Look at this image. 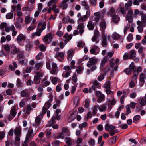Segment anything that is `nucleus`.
<instances>
[{
	"label": "nucleus",
	"mask_w": 146,
	"mask_h": 146,
	"mask_svg": "<svg viewBox=\"0 0 146 146\" xmlns=\"http://www.w3.org/2000/svg\"><path fill=\"white\" fill-rule=\"evenodd\" d=\"M33 46L30 43L27 44L25 46V49L28 51H29Z\"/></svg>",
	"instance_id": "58"
},
{
	"label": "nucleus",
	"mask_w": 146,
	"mask_h": 146,
	"mask_svg": "<svg viewBox=\"0 0 146 146\" xmlns=\"http://www.w3.org/2000/svg\"><path fill=\"white\" fill-rule=\"evenodd\" d=\"M104 74H101L98 75L97 77V80L99 81H102L104 78Z\"/></svg>",
	"instance_id": "56"
},
{
	"label": "nucleus",
	"mask_w": 146,
	"mask_h": 146,
	"mask_svg": "<svg viewBox=\"0 0 146 146\" xmlns=\"http://www.w3.org/2000/svg\"><path fill=\"white\" fill-rule=\"evenodd\" d=\"M132 71V70L128 68L124 69L123 72H125L127 74L129 75L131 73Z\"/></svg>",
	"instance_id": "54"
},
{
	"label": "nucleus",
	"mask_w": 146,
	"mask_h": 146,
	"mask_svg": "<svg viewBox=\"0 0 146 146\" xmlns=\"http://www.w3.org/2000/svg\"><path fill=\"white\" fill-rule=\"evenodd\" d=\"M87 27L89 30H92L94 28L95 24L94 23L92 22L91 20H90L88 22Z\"/></svg>",
	"instance_id": "22"
},
{
	"label": "nucleus",
	"mask_w": 146,
	"mask_h": 146,
	"mask_svg": "<svg viewBox=\"0 0 146 146\" xmlns=\"http://www.w3.org/2000/svg\"><path fill=\"white\" fill-rule=\"evenodd\" d=\"M74 51L72 50H69L67 52L68 56L67 59L68 60L70 61L72 59V58L73 55Z\"/></svg>",
	"instance_id": "23"
},
{
	"label": "nucleus",
	"mask_w": 146,
	"mask_h": 146,
	"mask_svg": "<svg viewBox=\"0 0 146 146\" xmlns=\"http://www.w3.org/2000/svg\"><path fill=\"white\" fill-rule=\"evenodd\" d=\"M38 48L42 52L45 51L46 49V46H44L43 44H40Z\"/></svg>",
	"instance_id": "61"
},
{
	"label": "nucleus",
	"mask_w": 146,
	"mask_h": 146,
	"mask_svg": "<svg viewBox=\"0 0 146 146\" xmlns=\"http://www.w3.org/2000/svg\"><path fill=\"white\" fill-rule=\"evenodd\" d=\"M106 106L105 104H103L99 106L98 105V109L100 112L105 111L106 110Z\"/></svg>",
	"instance_id": "24"
},
{
	"label": "nucleus",
	"mask_w": 146,
	"mask_h": 146,
	"mask_svg": "<svg viewBox=\"0 0 146 146\" xmlns=\"http://www.w3.org/2000/svg\"><path fill=\"white\" fill-rule=\"evenodd\" d=\"M65 141L68 146H70L71 145V139L69 137H66L65 139Z\"/></svg>",
	"instance_id": "47"
},
{
	"label": "nucleus",
	"mask_w": 146,
	"mask_h": 146,
	"mask_svg": "<svg viewBox=\"0 0 146 146\" xmlns=\"http://www.w3.org/2000/svg\"><path fill=\"white\" fill-rule=\"evenodd\" d=\"M85 45V44L82 41H80L78 42V44L77 45V46L78 47L83 48L84 46Z\"/></svg>",
	"instance_id": "59"
},
{
	"label": "nucleus",
	"mask_w": 146,
	"mask_h": 146,
	"mask_svg": "<svg viewBox=\"0 0 146 146\" xmlns=\"http://www.w3.org/2000/svg\"><path fill=\"white\" fill-rule=\"evenodd\" d=\"M10 113V115L8 117V120L11 121L15 116L17 113L15 106H13L11 108Z\"/></svg>",
	"instance_id": "6"
},
{
	"label": "nucleus",
	"mask_w": 146,
	"mask_h": 146,
	"mask_svg": "<svg viewBox=\"0 0 146 146\" xmlns=\"http://www.w3.org/2000/svg\"><path fill=\"white\" fill-rule=\"evenodd\" d=\"M41 86L43 88L46 87L49 85L50 84V82L49 81H48L46 78L43 79L41 81Z\"/></svg>",
	"instance_id": "18"
},
{
	"label": "nucleus",
	"mask_w": 146,
	"mask_h": 146,
	"mask_svg": "<svg viewBox=\"0 0 146 146\" xmlns=\"http://www.w3.org/2000/svg\"><path fill=\"white\" fill-rule=\"evenodd\" d=\"M139 103L142 106H144L146 104V99L143 98H140L138 100Z\"/></svg>",
	"instance_id": "35"
},
{
	"label": "nucleus",
	"mask_w": 146,
	"mask_h": 146,
	"mask_svg": "<svg viewBox=\"0 0 146 146\" xmlns=\"http://www.w3.org/2000/svg\"><path fill=\"white\" fill-rule=\"evenodd\" d=\"M112 37L113 39L115 40L118 39L119 38V35L117 33L113 34Z\"/></svg>",
	"instance_id": "64"
},
{
	"label": "nucleus",
	"mask_w": 146,
	"mask_h": 146,
	"mask_svg": "<svg viewBox=\"0 0 146 146\" xmlns=\"http://www.w3.org/2000/svg\"><path fill=\"white\" fill-rule=\"evenodd\" d=\"M63 69L67 71L64 72L62 74V76L63 78H67L68 77L70 74L72 72V68L69 66H66L63 68Z\"/></svg>",
	"instance_id": "3"
},
{
	"label": "nucleus",
	"mask_w": 146,
	"mask_h": 146,
	"mask_svg": "<svg viewBox=\"0 0 146 146\" xmlns=\"http://www.w3.org/2000/svg\"><path fill=\"white\" fill-rule=\"evenodd\" d=\"M17 54V60H20V59H22L23 58L24 56V55L23 54V52L21 50Z\"/></svg>",
	"instance_id": "37"
},
{
	"label": "nucleus",
	"mask_w": 146,
	"mask_h": 146,
	"mask_svg": "<svg viewBox=\"0 0 146 146\" xmlns=\"http://www.w3.org/2000/svg\"><path fill=\"white\" fill-rule=\"evenodd\" d=\"M116 139V137L113 136L110 138L109 140V142H111L112 144L115 143Z\"/></svg>",
	"instance_id": "62"
},
{
	"label": "nucleus",
	"mask_w": 146,
	"mask_h": 146,
	"mask_svg": "<svg viewBox=\"0 0 146 146\" xmlns=\"http://www.w3.org/2000/svg\"><path fill=\"white\" fill-rule=\"evenodd\" d=\"M43 66V63L42 62H39L35 64V67L37 70L39 69L40 67H42Z\"/></svg>",
	"instance_id": "48"
},
{
	"label": "nucleus",
	"mask_w": 146,
	"mask_h": 146,
	"mask_svg": "<svg viewBox=\"0 0 146 146\" xmlns=\"http://www.w3.org/2000/svg\"><path fill=\"white\" fill-rule=\"evenodd\" d=\"M107 14L108 16L110 15V16H112L113 15H115V10L113 7L111 8L109 10L108 12H107Z\"/></svg>",
	"instance_id": "27"
},
{
	"label": "nucleus",
	"mask_w": 146,
	"mask_h": 146,
	"mask_svg": "<svg viewBox=\"0 0 146 146\" xmlns=\"http://www.w3.org/2000/svg\"><path fill=\"white\" fill-rule=\"evenodd\" d=\"M26 37L25 35L22 33H20L17 36L16 38V41L19 44L21 42L25 41L26 40Z\"/></svg>",
	"instance_id": "11"
},
{
	"label": "nucleus",
	"mask_w": 146,
	"mask_h": 146,
	"mask_svg": "<svg viewBox=\"0 0 146 146\" xmlns=\"http://www.w3.org/2000/svg\"><path fill=\"white\" fill-rule=\"evenodd\" d=\"M38 131V129L37 130L36 132L35 133H33V130L31 127H30L28 130L27 134V135L26 138L29 139H32V138L35 136L36 133Z\"/></svg>",
	"instance_id": "8"
},
{
	"label": "nucleus",
	"mask_w": 146,
	"mask_h": 146,
	"mask_svg": "<svg viewBox=\"0 0 146 146\" xmlns=\"http://www.w3.org/2000/svg\"><path fill=\"white\" fill-rule=\"evenodd\" d=\"M41 120V119L39 116L36 117L35 123H33V126L35 128H36L40 123Z\"/></svg>",
	"instance_id": "20"
},
{
	"label": "nucleus",
	"mask_w": 146,
	"mask_h": 146,
	"mask_svg": "<svg viewBox=\"0 0 146 146\" xmlns=\"http://www.w3.org/2000/svg\"><path fill=\"white\" fill-rule=\"evenodd\" d=\"M57 2V0H50L48 3V5L49 7H50L52 5L53 6L54 5H56Z\"/></svg>",
	"instance_id": "42"
},
{
	"label": "nucleus",
	"mask_w": 146,
	"mask_h": 146,
	"mask_svg": "<svg viewBox=\"0 0 146 146\" xmlns=\"http://www.w3.org/2000/svg\"><path fill=\"white\" fill-rule=\"evenodd\" d=\"M20 94L22 97L27 98L28 100H29L30 98L29 92L27 89H25L21 91Z\"/></svg>",
	"instance_id": "9"
},
{
	"label": "nucleus",
	"mask_w": 146,
	"mask_h": 146,
	"mask_svg": "<svg viewBox=\"0 0 146 146\" xmlns=\"http://www.w3.org/2000/svg\"><path fill=\"white\" fill-rule=\"evenodd\" d=\"M98 108V105L94 106L92 109V113L93 116H95L96 114L97 113Z\"/></svg>",
	"instance_id": "49"
},
{
	"label": "nucleus",
	"mask_w": 146,
	"mask_h": 146,
	"mask_svg": "<svg viewBox=\"0 0 146 146\" xmlns=\"http://www.w3.org/2000/svg\"><path fill=\"white\" fill-rule=\"evenodd\" d=\"M116 128L115 126L112 125H110L108 123H106L105 125V129L107 131H109L110 129H114Z\"/></svg>",
	"instance_id": "21"
},
{
	"label": "nucleus",
	"mask_w": 146,
	"mask_h": 146,
	"mask_svg": "<svg viewBox=\"0 0 146 146\" xmlns=\"http://www.w3.org/2000/svg\"><path fill=\"white\" fill-rule=\"evenodd\" d=\"M55 123V118L54 117H52L51 119V120L49 121H48L49 126H51Z\"/></svg>",
	"instance_id": "50"
},
{
	"label": "nucleus",
	"mask_w": 146,
	"mask_h": 146,
	"mask_svg": "<svg viewBox=\"0 0 146 146\" xmlns=\"http://www.w3.org/2000/svg\"><path fill=\"white\" fill-rule=\"evenodd\" d=\"M69 0H63L61 2L59 3L58 4V7L60 8H62L63 10L66 9L68 7L67 2Z\"/></svg>",
	"instance_id": "7"
},
{
	"label": "nucleus",
	"mask_w": 146,
	"mask_h": 146,
	"mask_svg": "<svg viewBox=\"0 0 146 146\" xmlns=\"http://www.w3.org/2000/svg\"><path fill=\"white\" fill-rule=\"evenodd\" d=\"M111 17H112V21L113 22L116 23H118L120 20V18L118 15L115 14Z\"/></svg>",
	"instance_id": "25"
},
{
	"label": "nucleus",
	"mask_w": 146,
	"mask_h": 146,
	"mask_svg": "<svg viewBox=\"0 0 146 146\" xmlns=\"http://www.w3.org/2000/svg\"><path fill=\"white\" fill-rule=\"evenodd\" d=\"M87 123L86 122H84L83 123L79 124V127L80 130H83V128H85L87 127Z\"/></svg>",
	"instance_id": "44"
},
{
	"label": "nucleus",
	"mask_w": 146,
	"mask_h": 146,
	"mask_svg": "<svg viewBox=\"0 0 146 146\" xmlns=\"http://www.w3.org/2000/svg\"><path fill=\"white\" fill-rule=\"evenodd\" d=\"M90 11L89 10L87 11L86 14L82 17H81L78 20V23L79 21H86L90 16Z\"/></svg>",
	"instance_id": "10"
},
{
	"label": "nucleus",
	"mask_w": 146,
	"mask_h": 146,
	"mask_svg": "<svg viewBox=\"0 0 146 146\" xmlns=\"http://www.w3.org/2000/svg\"><path fill=\"white\" fill-rule=\"evenodd\" d=\"M98 59L95 57H92L89 59L87 64V67L89 68H92V71H94L96 69V64L98 62Z\"/></svg>",
	"instance_id": "1"
},
{
	"label": "nucleus",
	"mask_w": 146,
	"mask_h": 146,
	"mask_svg": "<svg viewBox=\"0 0 146 146\" xmlns=\"http://www.w3.org/2000/svg\"><path fill=\"white\" fill-rule=\"evenodd\" d=\"M21 50L19 48H17L15 46H13V48L11 52V54L13 55H15L18 54Z\"/></svg>",
	"instance_id": "29"
},
{
	"label": "nucleus",
	"mask_w": 146,
	"mask_h": 146,
	"mask_svg": "<svg viewBox=\"0 0 146 146\" xmlns=\"http://www.w3.org/2000/svg\"><path fill=\"white\" fill-rule=\"evenodd\" d=\"M57 6L56 5H54L52 7V10L55 13H58L59 12V9L58 8H56Z\"/></svg>",
	"instance_id": "51"
},
{
	"label": "nucleus",
	"mask_w": 146,
	"mask_h": 146,
	"mask_svg": "<svg viewBox=\"0 0 146 146\" xmlns=\"http://www.w3.org/2000/svg\"><path fill=\"white\" fill-rule=\"evenodd\" d=\"M122 91L123 95L127 96L130 92V90L129 89H124L122 90Z\"/></svg>",
	"instance_id": "52"
},
{
	"label": "nucleus",
	"mask_w": 146,
	"mask_h": 146,
	"mask_svg": "<svg viewBox=\"0 0 146 146\" xmlns=\"http://www.w3.org/2000/svg\"><path fill=\"white\" fill-rule=\"evenodd\" d=\"M40 74L38 73L35 76L34 78L33 81L34 83L35 84H39L40 82L41 78L40 77Z\"/></svg>",
	"instance_id": "16"
},
{
	"label": "nucleus",
	"mask_w": 146,
	"mask_h": 146,
	"mask_svg": "<svg viewBox=\"0 0 146 146\" xmlns=\"http://www.w3.org/2000/svg\"><path fill=\"white\" fill-rule=\"evenodd\" d=\"M21 131V129L20 127H16L14 130V132L16 135L20 136Z\"/></svg>",
	"instance_id": "32"
},
{
	"label": "nucleus",
	"mask_w": 146,
	"mask_h": 146,
	"mask_svg": "<svg viewBox=\"0 0 146 146\" xmlns=\"http://www.w3.org/2000/svg\"><path fill=\"white\" fill-rule=\"evenodd\" d=\"M139 81L143 83H145V75L143 73H141L139 75Z\"/></svg>",
	"instance_id": "36"
},
{
	"label": "nucleus",
	"mask_w": 146,
	"mask_h": 146,
	"mask_svg": "<svg viewBox=\"0 0 146 146\" xmlns=\"http://www.w3.org/2000/svg\"><path fill=\"white\" fill-rule=\"evenodd\" d=\"M141 21H137V25H140L141 24L143 27L146 26V15H143L141 16Z\"/></svg>",
	"instance_id": "12"
},
{
	"label": "nucleus",
	"mask_w": 146,
	"mask_h": 146,
	"mask_svg": "<svg viewBox=\"0 0 146 146\" xmlns=\"http://www.w3.org/2000/svg\"><path fill=\"white\" fill-rule=\"evenodd\" d=\"M137 25H138L137 29L138 32L140 33H142L143 31V26L141 24Z\"/></svg>",
	"instance_id": "63"
},
{
	"label": "nucleus",
	"mask_w": 146,
	"mask_h": 146,
	"mask_svg": "<svg viewBox=\"0 0 146 146\" xmlns=\"http://www.w3.org/2000/svg\"><path fill=\"white\" fill-rule=\"evenodd\" d=\"M136 53L135 51L134 50H132L131 51L130 54L129 56V59H132L136 57Z\"/></svg>",
	"instance_id": "31"
},
{
	"label": "nucleus",
	"mask_w": 146,
	"mask_h": 146,
	"mask_svg": "<svg viewBox=\"0 0 146 146\" xmlns=\"http://www.w3.org/2000/svg\"><path fill=\"white\" fill-rule=\"evenodd\" d=\"M16 85L18 87L22 88L24 86V84L21 82V80L18 78L16 81Z\"/></svg>",
	"instance_id": "34"
},
{
	"label": "nucleus",
	"mask_w": 146,
	"mask_h": 146,
	"mask_svg": "<svg viewBox=\"0 0 146 146\" xmlns=\"http://www.w3.org/2000/svg\"><path fill=\"white\" fill-rule=\"evenodd\" d=\"M19 63L21 64L26 66L27 64V60L25 58H23L18 60Z\"/></svg>",
	"instance_id": "30"
},
{
	"label": "nucleus",
	"mask_w": 146,
	"mask_h": 146,
	"mask_svg": "<svg viewBox=\"0 0 146 146\" xmlns=\"http://www.w3.org/2000/svg\"><path fill=\"white\" fill-rule=\"evenodd\" d=\"M52 35L51 33H48L47 35H45L44 38H42V40L46 44H47L49 43L48 40L52 38Z\"/></svg>",
	"instance_id": "14"
},
{
	"label": "nucleus",
	"mask_w": 146,
	"mask_h": 146,
	"mask_svg": "<svg viewBox=\"0 0 146 146\" xmlns=\"http://www.w3.org/2000/svg\"><path fill=\"white\" fill-rule=\"evenodd\" d=\"M106 24L104 19H102L100 24V27L102 31L104 32V30L106 28Z\"/></svg>",
	"instance_id": "17"
},
{
	"label": "nucleus",
	"mask_w": 146,
	"mask_h": 146,
	"mask_svg": "<svg viewBox=\"0 0 146 146\" xmlns=\"http://www.w3.org/2000/svg\"><path fill=\"white\" fill-rule=\"evenodd\" d=\"M32 110L33 109L32 108L31 105L29 104L28 105L26 108V113L28 115H29L30 111Z\"/></svg>",
	"instance_id": "45"
},
{
	"label": "nucleus",
	"mask_w": 146,
	"mask_h": 146,
	"mask_svg": "<svg viewBox=\"0 0 146 146\" xmlns=\"http://www.w3.org/2000/svg\"><path fill=\"white\" fill-rule=\"evenodd\" d=\"M51 65L52 68L50 71V73L53 75H57L59 71V68L57 64L55 63L52 62L51 63Z\"/></svg>",
	"instance_id": "2"
},
{
	"label": "nucleus",
	"mask_w": 146,
	"mask_h": 146,
	"mask_svg": "<svg viewBox=\"0 0 146 146\" xmlns=\"http://www.w3.org/2000/svg\"><path fill=\"white\" fill-rule=\"evenodd\" d=\"M78 26L77 29L79 30V33L80 34L82 35L84 31V23L83 22L78 23Z\"/></svg>",
	"instance_id": "15"
},
{
	"label": "nucleus",
	"mask_w": 146,
	"mask_h": 146,
	"mask_svg": "<svg viewBox=\"0 0 146 146\" xmlns=\"http://www.w3.org/2000/svg\"><path fill=\"white\" fill-rule=\"evenodd\" d=\"M29 13L28 14V15L26 16L25 18V22L26 24H27L29 23L32 20V18L30 17V12L29 11Z\"/></svg>",
	"instance_id": "26"
},
{
	"label": "nucleus",
	"mask_w": 146,
	"mask_h": 146,
	"mask_svg": "<svg viewBox=\"0 0 146 146\" xmlns=\"http://www.w3.org/2000/svg\"><path fill=\"white\" fill-rule=\"evenodd\" d=\"M59 80V79L57 77H54L52 78L51 80V82L53 84L55 85L56 84L57 82H58Z\"/></svg>",
	"instance_id": "46"
},
{
	"label": "nucleus",
	"mask_w": 146,
	"mask_h": 146,
	"mask_svg": "<svg viewBox=\"0 0 146 146\" xmlns=\"http://www.w3.org/2000/svg\"><path fill=\"white\" fill-rule=\"evenodd\" d=\"M98 37L95 35H94L92 38V40L93 42H95L96 43H98L99 41V39H97Z\"/></svg>",
	"instance_id": "57"
},
{
	"label": "nucleus",
	"mask_w": 146,
	"mask_h": 146,
	"mask_svg": "<svg viewBox=\"0 0 146 146\" xmlns=\"http://www.w3.org/2000/svg\"><path fill=\"white\" fill-rule=\"evenodd\" d=\"M73 36L72 34L69 35L68 33H66L64 36V38H66L67 40L69 41L71 39Z\"/></svg>",
	"instance_id": "38"
},
{
	"label": "nucleus",
	"mask_w": 146,
	"mask_h": 146,
	"mask_svg": "<svg viewBox=\"0 0 146 146\" xmlns=\"http://www.w3.org/2000/svg\"><path fill=\"white\" fill-rule=\"evenodd\" d=\"M65 52H57L55 55L54 57L58 61H62L64 60L65 57Z\"/></svg>",
	"instance_id": "5"
},
{
	"label": "nucleus",
	"mask_w": 146,
	"mask_h": 146,
	"mask_svg": "<svg viewBox=\"0 0 146 146\" xmlns=\"http://www.w3.org/2000/svg\"><path fill=\"white\" fill-rule=\"evenodd\" d=\"M140 118L141 116L140 115H137L135 116L133 118V122L135 123H136L140 120Z\"/></svg>",
	"instance_id": "41"
},
{
	"label": "nucleus",
	"mask_w": 146,
	"mask_h": 146,
	"mask_svg": "<svg viewBox=\"0 0 146 146\" xmlns=\"http://www.w3.org/2000/svg\"><path fill=\"white\" fill-rule=\"evenodd\" d=\"M81 5H82L84 7V8L88 11L89 9L90 6H89L88 5V3L86 1L84 0L81 2Z\"/></svg>",
	"instance_id": "28"
},
{
	"label": "nucleus",
	"mask_w": 146,
	"mask_h": 146,
	"mask_svg": "<svg viewBox=\"0 0 146 146\" xmlns=\"http://www.w3.org/2000/svg\"><path fill=\"white\" fill-rule=\"evenodd\" d=\"M38 30L37 31L33 33H32V38H34L35 36H39L41 35V32H40L38 29Z\"/></svg>",
	"instance_id": "39"
},
{
	"label": "nucleus",
	"mask_w": 146,
	"mask_h": 146,
	"mask_svg": "<svg viewBox=\"0 0 146 146\" xmlns=\"http://www.w3.org/2000/svg\"><path fill=\"white\" fill-rule=\"evenodd\" d=\"M7 24L6 23L2 22L0 25V28L3 31H4V28L6 27Z\"/></svg>",
	"instance_id": "60"
},
{
	"label": "nucleus",
	"mask_w": 146,
	"mask_h": 146,
	"mask_svg": "<svg viewBox=\"0 0 146 146\" xmlns=\"http://www.w3.org/2000/svg\"><path fill=\"white\" fill-rule=\"evenodd\" d=\"M90 145L91 146H94L95 144V140L93 139H90L88 141Z\"/></svg>",
	"instance_id": "53"
},
{
	"label": "nucleus",
	"mask_w": 146,
	"mask_h": 146,
	"mask_svg": "<svg viewBox=\"0 0 146 146\" xmlns=\"http://www.w3.org/2000/svg\"><path fill=\"white\" fill-rule=\"evenodd\" d=\"M96 95L98 98L97 101L98 103H101L105 100V96L100 91H97L96 92Z\"/></svg>",
	"instance_id": "4"
},
{
	"label": "nucleus",
	"mask_w": 146,
	"mask_h": 146,
	"mask_svg": "<svg viewBox=\"0 0 146 146\" xmlns=\"http://www.w3.org/2000/svg\"><path fill=\"white\" fill-rule=\"evenodd\" d=\"M110 84L111 83L110 82H106L104 86V88L106 89L110 88Z\"/></svg>",
	"instance_id": "55"
},
{
	"label": "nucleus",
	"mask_w": 146,
	"mask_h": 146,
	"mask_svg": "<svg viewBox=\"0 0 146 146\" xmlns=\"http://www.w3.org/2000/svg\"><path fill=\"white\" fill-rule=\"evenodd\" d=\"M14 15V12L11 11L10 12L8 13L6 15V18L7 19H11L13 18Z\"/></svg>",
	"instance_id": "33"
},
{
	"label": "nucleus",
	"mask_w": 146,
	"mask_h": 146,
	"mask_svg": "<svg viewBox=\"0 0 146 146\" xmlns=\"http://www.w3.org/2000/svg\"><path fill=\"white\" fill-rule=\"evenodd\" d=\"M108 60V58L107 56H104L101 60V63L100 65V70L102 69Z\"/></svg>",
	"instance_id": "19"
},
{
	"label": "nucleus",
	"mask_w": 146,
	"mask_h": 146,
	"mask_svg": "<svg viewBox=\"0 0 146 146\" xmlns=\"http://www.w3.org/2000/svg\"><path fill=\"white\" fill-rule=\"evenodd\" d=\"M78 114V113L77 111H74L72 113L70 114V116L68 121L69 122H71L75 119L76 118V115Z\"/></svg>",
	"instance_id": "13"
},
{
	"label": "nucleus",
	"mask_w": 146,
	"mask_h": 146,
	"mask_svg": "<svg viewBox=\"0 0 146 146\" xmlns=\"http://www.w3.org/2000/svg\"><path fill=\"white\" fill-rule=\"evenodd\" d=\"M133 75L131 79V81L133 82H137V78L138 76V74L137 73H133Z\"/></svg>",
	"instance_id": "43"
},
{
	"label": "nucleus",
	"mask_w": 146,
	"mask_h": 146,
	"mask_svg": "<svg viewBox=\"0 0 146 146\" xmlns=\"http://www.w3.org/2000/svg\"><path fill=\"white\" fill-rule=\"evenodd\" d=\"M11 31H12V35L13 36H15L16 35L17 32L15 31V28L14 25H12V27L11 28Z\"/></svg>",
	"instance_id": "40"
}]
</instances>
